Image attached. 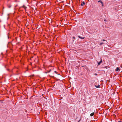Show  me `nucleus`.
<instances>
[{"mask_svg": "<svg viewBox=\"0 0 122 122\" xmlns=\"http://www.w3.org/2000/svg\"><path fill=\"white\" fill-rule=\"evenodd\" d=\"M106 41V40H104V39H103L102 40V41Z\"/></svg>", "mask_w": 122, "mask_h": 122, "instance_id": "13", "label": "nucleus"}, {"mask_svg": "<svg viewBox=\"0 0 122 122\" xmlns=\"http://www.w3.org/2000/svg\"><path fill=\"white\" fill-rule=\"evenodd\" d=\"M95 86L97 88H98L100 87V85H99L98 86H96V85Z\"/></svg>", "mask_w": 122, "mask_h": 122, "instance_id": "7", "label": "nucleus"}, {"mask_svg": "<svg viewBox=\"0 0 122 122\" xmlns=\"http://www.w3.org/2000/svg\"><path fill=\"white\" fill-rule=\"evenodd\" d=\"M98 2H100L101 3V4L103 3V2L101 1L100 0H99V1H98Z\"/></svg>", "mask_w": 122, "mask_h": 122, "instance_id": "8", "label": "nucleus"}, {"mask_svg": "<svg viewBox=\"0 0 122 122\" xmlns=\"http://www.w3.org/2000/svg\"><path fill=\"white\" fill-rule=\"evenodd\" d=\"M25 110V112H27V111H26V110Z\"/></svg>", "mask_w": 122, "mask_h": 122, "instance_id": "17", "label": "nucleus"}, {"mask_svg": "<svg viewBox=\"0 0 122 122\" xmlns=\"http://www.w3.org/2000/svg\"><path fill=\"white\" fill-rule=\"evenodd\" d=\"M94 112H92L91 114H90V116L91 117L92 116H93L94 115Z\"/></svg>", "mask_w": 122, "mask_h": 122, "instance_id": "4", "label": "nucleus"}, {"mask_svg": "<svg viewBox=\"0 0 122 122\" xmlns=\"http://www.w3.org/2000/svg\"><path fill=\"white\" fill-rule=\"evenodd\" d=\"M85 3L84 1H83L82 2V3H81V6H82L83 5H85Z\"/></svg>", "mask_w": 122, "mask_h": 122, "instance_id": "3", "label": "nucleus"}, {"mask_svg": "<svg viewBox=\"0 0 122 122\" xmlns=\"http://www.w3.org/2000/svg\"><path fill=\"white\" fill-rule=\"evenodd\" d=\"M80 121V120H79V121L78 122H79V121Z\"/></svg>", "mask_w": 122, "mask_h": 122, "instance_id": "18", "label": "nucleus"}, {"mask_svg": "<svg viewBox=\"0 0 122 122\" xmlns=\"http://www.w3.org/2000/svg\"><path fill=\"white\" fill-rule=\"evenodd\" d=\"M51 71V70H50L49 71H48V72H49Z\"/></svg>", "mask_w": 122, "mask_h": 122, "instance_id": "11", "label": "nucleus"}, {"mask_svg": "<svg viewBox=\"0 0 122 122\" xmlns=\"http://www.w3.org/2000/svg\"><path fill=\"white\" fill-rule=\"evenodd\" d=\"M106 21V20L105 19L104 20V21Z\"/></svg>", "mask_w": 122, "mask_h": 122, "instance_id": "15", "label": "nucleus"}, {"mask_svg": "<svg viewBox=\"0 0 122 122\" xmlns=\"http://www.w3.org/2000/svg\"><path fill=\"white\" fill-rule=\"evenodd\" d=\"M102 44H104V43H103L102 42V43H100V45H102Z\"/></svg>", "mask_w": 122, "mask_h": 122, "instance_id": "9", "label": "nucleus"}, {"mask_svg": "<svg viewBox=\"0 0 122 122\" xmlns=\"http://www.w3.org/2000/svg\"><path fill=\"white\" fill-rule=\"evenodd\" d=\"M94 75H95L96 76V75H97V73H95V74H94Z\"/></svg>", "mask_w": 122, "mask_h": 122, "instance_id": "10", "label": "nucleus"}, {"mask_svg": "<svg viewBox=\"0 0 122 122\" xmlns=\"http://www.w3.org/2000/svg\"><path fill=\"white\" fill-rule=\"evenodd\" d=\"M120 70V69L118 67H117L116 68V71H119Z\"/></svg>", "mask_w": 122, "mask_h": 122, "instance_id": "5", "label": "nucleus"}, {"mask_svg": "<svg viewBox=\"0 0 122 122\" xmlns=\"http://www.w3.org/2000/svg\"><path fill=\"white\" fill-rule=\"evenodd\" d=\"M23 7V8L25 10H26L27 8V7H26L24 5L22 7H21L20 8V9L21 8Z\"/></svg>", "mask_w": 122, "mask_h": 122, "instance_id": "1", "label": "nucleus"}, {"mask_svg": "<svg viewBox=\"0 0 122 122\" xmlns=\"http://www.w3.org/2000/svg\"><path fill=\"white\" fill-rule=\"evenodd\" d=\"M55 72L56 73H57V72L56 71H55Z\"/></svg>", "mask_w": 122, "mask_h": 122, "instance_id": "16", "label": "nucleus"}, {"mask_svg": "<svg viewBox=\"0 0 122 122\" xmlns=\"http://www.w3.org/2000/svg\"><path fill=\"white\" fill-rule=\"evenodd\" d=\"M73 38L74 39H75V37H73Z\"/></svg>", "mask_w": 122, "mask_h": 122, "instance_id": "14", "label": "nucleus"}, {"mask_svg": "<svg viewBox=\"0 0 122 122\" xmlns=\"http://www.w3.org/2000/svg\"><path fill=\"white\" fill-rule=\"evenodd\" d=\"M102 59L99 62H98V65H100L101 64V63H102Z\"/></svg>", "mask_w": 122, "mask_h": 122, "instance_id": "2", "label": "nucleus"}, {"mask_svg": "<svg viewBox=\"0 0 122 122\" xmlns=\"http://www.w3.org/2000/svg\"><path fill=\"white\" fill-rule=\"evenodd\" d=\"M101 4H102V6H103V3H101Z\"/></svg>", "mask_w": 122, "mask_h": 122, "instance_id": "12", "label": "nucleus"}, {"mask_svg": "<svg viewBox=\"0 0 122 122\" xmlns=\"http://www.w3.org/2000/svg\"><path fill=\"white\" fill-rule=\"evenodd\" d=\"M78 37L80 38V39H84V37H81V36H78Z\"/></svg>", "mask_w": 122, "mask_h": 122, "instance_id": "6", "label": "nucleus"}]
</instances>
